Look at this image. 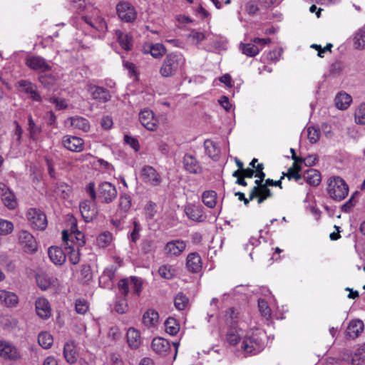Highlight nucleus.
Segmentation results:
<instances>
[{
    "mask_svg": "<svg viewBox=\"0 0 365 365\" xmlns=\"http://www.w3.org/2000/svg\"><path fill=\"white\" fill-rule=\"evenodd\" d=\"M26 65L31 69L39 71L43 73L51 69V66L48 64L46 60L40 56H32L26 58Z\"/></svg>",
    "mask_w": 365,
    "mask_h": 365,
    "instance_id": "9b49d317",
    "label": "nucleus"
},
{
    "mask_svg": "<svg viewBox=\"0 0 365 365\" xmlns=\"http://www.w3.org/2000/svg\"><path fill=\"white\" fill-rule=\"evenodd\" d=\"M66 249L70 250L68 252V259L73 264H77L80 261V251L79 249L74 250L72 247H66Z\"/></svg>",
    "mask_w": 365,
    "mask_h": 365,
    "instance_id": "603ef678",
    "label": "nucleus"
},
{
    "mask_svg": "<svg viewBox=\"0 0 365 365\" xmlns=\"http://www.w3.org/2000/svg\"><path fill=\"white\" fill-rule=\"evenodd\" d=\"M139 120L141 124L149 130L157 129L158 120L154 118L153 113L150 110H144L139 113Z\"/></svg>",
    "mask_w": 365,
    "mask_h": 365,
    "instance_id": "f8f14e48",
    "label": "nucleus"
},
{
    "mask_svg": "<svg viewBox=\"0 0 365 365\" xmlns=\"http://www.w3.org/2000/svg\"><path fill=\"white\" fill-rule=\"evenodd\" d=\"M28 121L30 136L31 138L35 139L36 135H38L41 132V128L34 123L31 115L28 117Z\"/></svg>",
    "mask_w": 365,
    "mask_h": 365,
    "instance_id": "c03bdc74",
    "label": "nucleus"
},
{
    "mask_svg": "<svg viewBox=\"0 0 365 365\" xmlns=\"http://www.w3.org/2000/svg\"><path fill=\"white\" fill-rule=\"evenodd\" d=\"M308 184L312 186H317L322 180L320 173L314 169L307 170V176H304Z\"/></svg>",
    "mask_w": 365,
    "mask_h": 365,
    "instance_id": "cd10ccee",
    "label": "nucleus"
},
{
    "mask_svg": "<svg viewBox=\"0 0 365 365\" xmlns=\"http://www.w3.org/2000/svg\"><path fill=\"white\" fill-rule=\"evenodd\" d=\"M258 307L259 311L264 317L268 318L270 317L271 309L268 307L267 302L264 299H259L258 300Z\"/></svg>",
    "mask_w": 365,
    "mask_h": 365,
    "instance_id": "09e8293b",
    "label": "nucleus"
},
{
    "mask_svg": "<svg viewBox=\"0 0 365 365\" xmlns=\"http://www.w3.org/2000/svg\"><path fill=\"white\" fill-rule=\"evenodd\" d=\"M364 330V323L361 320H351L346 331V336L349 339H355Z\"/></svg>",
    "mask_w": 365,
    "mask_h": 365,
    "instance_id": "f3484780",
    "label": "nucleus"
},
{
    "mask_svg": "<svg viewBox=\"0 0 365 365\" xmlns=\"http://www.w3.org/2000/svg\"><path fill=\"white\" fill-rule=\"evenodd\" d=\"M71 125L78 129L82 130L84 132H87L89 130L90 125L88 121L82 117H71L70 118Z\"/></svg>",
    "mask_w": 365,
    "mask_h": 365,
    "instance_id": "c85d7f7f",
    "label": "nucleus"
},
{
    "mask_svg": "<svg viewBox=\"0 0 365 365\" xmlns=\"http://www.w3.org/2000/svg\"><path fill=\"white\" fill-rule=\"evenodd\" d=\"M0 356L9 361H17L21 358L17 348L6 341H0Z\"/></svg>",
    "mask_w": 365,
    "mask_h": 365,
    "instance_id": "39448f33",
    "label": "nucleus"
},
{
    "mask_svg": "<svg viewBox=\"0 0 365 365\" xmlns=\"http://www.w3.org/2000/svg\"><path fill=\"white\" fill-rule=\"evenodd\" d=\"M184 169L191 174H200L202 168L195 157L190 154H185L182 159Z\"/></svg>",
    "mask_w": 365,
    "mask_h": 365,
    "instance_id": "9d476101",
    "label": "nucleus"
},
{
    "mask_svg": "<svg viewBox=\"0 0 365 365\" xmlns=\"http://www.w3.org/2000/svg\"><path fill=\"white\" fill-rule=\"evenodd\" d=\"M256 342L252 339H245L242 342L243 349L248 353H252L255 350Z\"/></svg>",
    "mask_w": 365,
    "mask_h": 365,
    "instance_id": "bf43d9fd",
    "label": "nucleus"
},
{
    "mask_svg": "<svg viewBox=\"0 0 365 365\" xmlns=\"http://www.w3.org/2000/svg\"><path fill=\"white\" fill-rule=\"evenodd\" d=\"M38 81L44 88L50 89L56 83V78L52 74L42 73L39 74Z\"/></svg>",
    "mask_w": 365,
    "mask_h": 365,
    "instance_id": "f704fd0d",
    "label": "nucleus"
},
{
    "mask_svg": "<svg viewBox=\"0 0 365 365\" xmlns=\"http://www.w3.org/2000/svg\"><path fill=\"white\" fill-rule=\"evenodd\" d=\"M189 304V298L182 292H179L174 298V305L178 310H185Z\"/></svg>",
    "mask_w": 365,
    "mask_h": 365,
    "instance_id": "7c9ffc66",
    "label": "nucleus"
},
{
    "mask_svg": "<svg viewBox=\"0 0 365 365\" xmlns=\"http://www.w3.org/2000/svg\"><path fill=\"white\" fill-rule=\"evenodd\" d=\"M246 11L250 15H255L259 11V8L254 1H250L245 4Z\"/></svg>",
    "mask_w": 365,
    "mask_h": 365,
    "instance_id": "0e129e2a",
    "label": "nucleus"
},
{
    "mask_svg": "<svg viewBox=\"0 0 365 365\" xmlns=\"http://www.w3.org/2000/svg\"><path fill=\"white\" fill-rule=\"evenodd\" d=\"M81 274L84 279V282H88L93 279V273L91 271V266L88 264L82 265L81 269Z\"/></svg>",
    "mask_w": 365,
    "mask_h": 365,
    "instance_id": "5fc2aeb1",
    "label": "nucleus"
},
{
    "mask_svg": "<svg viewBox=\"0 0 365 365\" xmlns=\"http://www.w3.org/2000/svg\"><path fill=\"white\" fill-rule=\"evenodd\" d=\"M287 176V178L290 180L292 178L295 179L297 181L302 178V175L297 173V170H295L294 168H289L287 170V173H283L282 176Z\"/></svg>",
    "mask_w": 365,
    "mask_h": 365,
    "instance_id": "69168bd1",
    "label": "nucleus"
},
{
    "mask_svg": "<svg viewBox=\"0 0 365 365\" xmlns=\"http://www.w3.org/2000/svg\"><path fill=\"white\" fill-rule=\"evenodd\" d=\"M117 12L120 19L131 22L136 18L135 9L128 2H120L116 6Z\"/></svg>",
    "mask_w": 365,
    "mask_h": 365,
    "instance_id": "1a4fd4ad",
    "label": "nucleus"
},
{
    "mask_svg": "<svg viewBox=\"0 0 365 365\" xmlns=\"http://www.w3.org/2000/svg\"><path fill=\"white\" fill-rule=\"evenodd\" d=\"M165 331L170 335H175L180 330V325L173 317H169L165 322Z\"/></svg>",
    "mask_w": 365,
    "mask_h": 365,
    "instance_id": "473e14b6",
    "label": "nucleus"
},
{
    "mask_svg": "<svg viewBox=\"0 0 365 365\" xmlns=\"http://www.w3.org/2000/svg\"><path fill=\"white\" fill-rule=\"evenodd\" d=\"M38 341L39 345L43 349H48L52 346L53 339L48 332H41L38 334Z\"/></svg>",
    "mask_w": 365,
    "mask_h": 365,
    "instance_id": "72a5a7b5",
    "label": "nucleus"
},
{
    "mask_svg": "<svg viewBox=\"0 0 365 365\" xmlns=\"http://www.w3.org/2000/svg\"><path fill=\"white\" fill-rule=\"evenodd\" d=\"M117 34L118 42L122 48L127 51L130 50L132 47L131 38L128 35L124 34L120 31L117 32Z\"/></svg>",
    "mask_w": 365,
    "mask_h": 365,
    "instance_id": "ea45409f",
    "label": "nucleus"
},
{
    "mask_svg": "<svg viewBox=\"0 0 365 365\" xmlns=\"http://www.w3.org/2000/svg\"><path fill=\"white\" fill-rule=\"evenodd\" d=\"M307 138L311 143H317L320 138V130L314 127H309L307 129Z\"/></svg>",
    "mask_w": 365,
    "mask_h": 365,
    "instance_id": "49530a36",
    "label": "nucleus"
},
{
    "mask_svg": "<svg viewBox=\"0 0 365 365\" xmlns=\"http://www.w3.org/2000/svg\"><path fill=\"white\" fill-rule=\"evenodd\" d=\"M63 356L66 361L71 364L76 361V352L73 342H67L65 344L63 347Z\"/></svg>",
    "mask_w": 365,
    "mask_h": 365,
    "instance_id": "b1692460",
    "label": "nucleus"
},
{
    "mask_svg": "<svg viewBox=\"0 0 365 365\" xmlns=\"http://www.w3.org/2000/svg\"><path fill=\"white\" fill-rule=\"evenodd\" d=\"M352 101L350 95L346 93H339L335 98L336 106L340 110L347 108Z\"/></svg>",
    "mask_w": 365,
    "mask_h": 365,
    "instance_id": "bb28decb",
    "label": "nucleus"
},
{
    "mask_svg": "<svg viewBox=\"0 0 365 365\" xmlns=\"http://www.w3.org/2000/svg\"><path fill=\"white\" fill-rule=\"evenodd\" d=\"M118 289L123 297H125L129 292V284L127 279H120L118 283Z\"/></svg>",
    "mask_w": 365,
    "mask_h": 365,
    "instance_id": "052dcab7",
    "label": "nucleus"
},
{
    "mask_svg": "<svg viewBox=\"0 0 365 365\" xmlns=\"http://www.w3.org/2000/svg\"><path fill=\"white\" fill-rule=\"evenodd\" d=\"M0 197L8 209L14 210L16 207L18 202L14 193L2 182H0Z\"/></svg>",
    "mask_w": 365,
    "mask_h": 365,
    "instance_id": "0eeeda50",
    "label": "nucleus"
},
{
    "mask_svg": "<svg viewBox=\"0 0 365 365\" xmlns=\"http://www.w3.org/2000/svg\"><path fill=\"white\" fill-rule=\"evenodd\" d=\"M14 230V225L11 222L0 219V232L1 235H7Z\"/></svg>",
    "mask_w": 365,
    "mask_h": 365,
    "instance_id": "a18cd8bd",
    "label": "nucleus"
},
{
    "mask_svg": "<svg viewBox=\"0 0 365 365\" xmlns=\"http://www.w3.org/2000/svg\"><path fill=\"white\" fill-rule=\"evenodd\" d=\"M186 267L193 273L199 272L201 269V258L197 253H190L187 257Z\"/></svg>",
    "mask_w": 365,
    "mask_h": 365,
    "instance_id": "412c9836",
    "label": "nucleus"
},
{
    "mask_svg": "<svg viewBox=\"0 0 365 365\" xmlns=\"http://www.w3.org/2000/svg\"><path fill=\"white\" fill-rule=\"evenodd\" d=\"M50 259L55 264H63L66 259V254L63 250L58 247H51L48 251Z\"/></svg>",
    "mask_w": 365,
    "mask_h": 365,
    "instance_id": "6ab92c4d",
    "label": "nucleus"
},
{
    "mask_svg": "<svg viewBox=\"0 0 365 365\" xmlns=\"http://www.w3.org/2000/svg\"><path fill=\"white\" fill-rule=\"evenodd\" d=\"M79 208L81 215L86 222H91L96 217L97 210L90 201L86 200L81 202Z\"/></svg>",
    "mask_w": 365,
    "mask_h": 365,
    "instance_id": "ddd939ff",
    "label": "nucleus"
},
{
    "mask_svg": "<svg viewBox=\"0 0 365 365\" xmlns=\"http://www.w3.org/2000/svg\"><path fill=\"white\" fill-rule=\"evenodd\" d=\"M166 52L165 46L162 43H155L149 46V51L154 58L163 56Z\"/></svg>",
    "mask_w": 365,
    "mask_h": 365,
    "instance_id": "4c0bfd02",
    "label": "nucleus"
},
{
    "mask_svg": "<svg viewBox=\"0 0 365 365\" xmlns=\"http://www.w3.org/2000/svg\"><path fill=\"white\" fill-rule=\"evenodd\" d=\"M272 196V193L270 190H264L259 191L257 193L255 198L257 199L258 204H262L265 200Z\"/></svg>",
    "mask_w": 365,
    "mask_h": 365,
    "instance_id": "13d9d810",
    "label": "nucleus"
},
{
    "mask_svg": "<svg viewBox=\"0 0 365 365\" xmlns=\"http://www.w3.org/2000/svg\"><path fill=\"white\" fill-rule=\"evenodd\" d=\"M203 203L210 208H212L216 205L217 194L215 191H205L202 196Z\"/></svg>",
    "mask_w": 365,
    "mask_h": 365,
    "instance_id": "2f4dec72",
    "label": "nucleus"
},
{
    "mask_svg": "<svg viewBox=\"0 0 365 365\" xmlns=\"http://www.w3.org/2000/svg\"><path fill=\"white\" fill-rule=\"evenodd\" d=\"M87 91L91 93L93 99L100 103H106L111 99L109 91L103 87L88 84L87 86Z\"/></svg>",
    "mask_w": 365,
    "mask_h": 365,
    "instance_id": "6e6552de",
    "label": "nucleus"
},
{
    "mask_svg": "<svg viewBox=\"0 0 365 365\" xmlns=\"http://www.w3.org/2000/svg\"><path fill=\"white\" fill-rule=\"evenodd\" d=\"M361 360H365V343L355 353L352 359V364L359 365Z\"/></svg>",
    "mask_w": 365,
    "mask_h": 365,
    "instance_id": "8fccbe9b",
    "label": "nucleus"
},
{
    "mask_svg": "<svg viewBox=\"0 0 365 365\" xmlns=\"http://www.w3.org/2000/svg\"><path fill=\"white\" fill-rule=\"evenodd\" d=\"M86 190L87 193L90 195L92 200L95 202L97 198V193L95 189V183L93 182H89L86 187Z\"/></svg>",
    "mask_w": 365,
    "mask_h": 365,
    "instance_id": "774afa93",
    "label": "nucleus"
},
{
    "mask_svg": "<svg viewBox=\"0 0 365 365\" xmlns=\"http://www.w3.org/2000/svg\"><path fill=\"white\" fill-rule=\"evenodd\" d=\"M16 87L19 91L29 94L36 86L31 82L26 80H21L16 83Z\"/></svg>",
    "mask_w": 365,
    "mask_h": 365,
    "instance_id": "58836bf2",
    "label": "nucleus"
},
{
    "mask_svg": "<svg viewBox=\"0 0 365 365\" xmlns=\"http://www.w3.org/2000/svg\"><path fill=\"white\" fill-rule=\"evenodd\" d=\"M141 175L144 181L150 182L153 185H158L161 181L159 174L151 166L143 167Z\"/></svg>",
    "mask_w": 365,
    "mask_h": 365,
    "instance_id": "4468645a",
    "label": "nucleus"
},
{
    "mask_svg": "<svg viewBox=\"0 0 365 365\" xmlns=\"http://www.w3.org/2000/svg\"><path fill=\"white\" fill-rule=\"evenodd\" d=\"M185 243L182 240H173L168 242L165 247L167 255L178 256L185 249Z\"/></svg>",
    "mask_w": 365,
    "mask_h": 365,
    "instance_id": "a211bd4d",
    "label": "nucleus"
},
{
    "mask_svg": "<svg viewBox=\"0 0 365 365\" xmlns=\"http://www.w3.org/2000/svg\"><path fill=\"white\" fill-rule=\"evenodd\" d=\"M204 146L205 148V151L207 154L212 158L217 157L220 153V150L218 149L215 143L212 141L210 139H207L204 142Z\"/></svg>",
    "mask_w": 365,
    "mask_h": 365,
    "instance_id": "c9c22d12",
    "label": "nucleus"
},
{
    "mask_svg": "<svg viewBox=\"0 0 365 365\" xmlns=\"http://www.w3.org/2000/svg\"><path fill=\"white\" fill-rule=\"evenodd\" d=\"M36 283L42 290H46L51 285V279L45 274L37 275Z\"/></svg>",
    "mask_w": 365,
    "mask_h": 365,
    "instance_id": "79ce46f5",
    "label": "nucleus"
},
{
    "mask_svg": "<svg viewBox=\"0 0 365 365\" xmlns=\"http://www.w3.org/2000/svg\"><path fill=\"white\" fill-rule=\"evenodd\" d=\"M98 196L104 203H110L117 197L115 187L108 182H103L98 185Z\"/></svg>",
    "mask_w": 365,
    "mask_h": 365,
    "instance_id": "7ed1b4c3",
    "label": "nucleus"
},
{
    "mask_svg": "<svg viewBox=\"0 0 365 365\" xmlns=\"http://www.w3.org/2000/svg\"><path fill=\"white\" fill-rule=\"evenodd\" d=\"M63 143L65 148L74 152H80L83 148V140L76 136L64 137Z\"/></svg>",
    "mask_w": 365,
    "mask_h": 365,
    "instance_id": "dca6fc26",
    "label": "nucleus"
},
{
    "mask_svg": "<svg viewBox=\"0 0 365 365\" xmlns=\"http://www.w3.org/2000/svg\"><path fill=\"white\" fill-rule=\"evenodd\" d=\"M76 311L80 314H84L88 309V305L85 299H78L75 304Z\"/></svg>",
    "mask_w": 365,
    "mask_h": 365,
    "instance_id": "864d4df0",
    "label": "nucleus"
},
{
    "mask_svg": "<svg viewBox=\"0 0 365 365\" xmlns=\"http://www.w3.org/2000/svg\"><path fill=\"white\" fill-rule=\"evenodd\" d=\"M124 140L127 144L130 145V147L133 148L135 151L139 150L140 145L138 140L136 138L129 136L128 135H125Z\"/></svg>",
    "mask_w": 365,
    "mask_h": 365,
    "instance_id": "680f3d73",
    "label": "nucleus"
},
{
    "mask_svg": "<svg viewBox=\"0 0 365 365\" xmlns=\"http://www.w3.org/2000/svg\"><path fill=\"white\" fill-rule=\"evenodd\" d=\"M28 220L31 227L36 230H43L47 226V219L44 213L37 209L29 210Z\"/></svg>",
    "mask_w": 365,
    "mask_h": 365,
    "instance_id": "20e7f679",
    "label": "nucleus"
},
{
    "mask_svg": "<svg viewBox=\"0 0 365 365\" xmlns=\"http://www.w3.org/2000/svg\"><path fill=\"white\" fill-rule=\"evenodd\" d=\"M182 60H183L182 58L175 53L168 54L160 69L161 76L165 78L174 76L178 71Z\"/></svg>",
    "mask_w": 365,
    "mask_h": 365,
    "instance_id": "f03ea898",
    "label": "nucleus"
},
{
    "mask_svg": "<svg viewBox=\"0 0 365 365\" xmlns=\"http://www.w3.org/2000/svg\"><path fill=\"white\" fill-rule=\"evenodd\" d=\"M354 45L356 49L365 48V27L360 29L354 37Z\"/></svg>",
    "mask_w": 365,
    "mask_h": 365,
    "instance_id": "c756f323",
    "label": "nucleus"
},
{
    "mask_svg": "<svg viewBox=\"0 0 365 365\" xmlns=\"http://www.w3.org/2000/svg\"><path fill=\"white\" fill-rule=\"evenodd\" d=\"M0 302L8 307H13L18 303V297L14 293L0 290Z\"/></svg>",
    "mask_w": 365,
    "mask_h": 365,
    "instance_id": "a878e982",
    "label": "nucleus"
},
{
    "mask_svg": "<svg viewBox=\"0 0 365 365\" xmlns=\"http://www.w3.org/2000/svg\"><path fill=\"white\" fill-rule=\"evenodd\" d=\"M240 46L242 53L247 56L253 57L259 53L258 47L252 43H241Z\"/></svg>",
    "mask_w": 365,
    "mask_h": 365,
    "instance_id": "e433bc0d",
    "label": "nucleus"
},
{
    "mask_svg": "<svg viewBox=\"0 0 365 365\" xmlns=\"http://www.w3.org/2000/svg\"><path fill=\"white\" fill-rule=\"evenodd\" d=\"M327 192L333 200L341 201L347 196L349 187L341 178L331 177L329 179Z\"/></svg>",
    "mask_w": 365,
    "mask_h": 365,
    "instance_id": "f257e3e1",
    "label": "nucleus"
},
{
    "mask_svg": "<svg viewBox=\"0 0 365 365\" xmlns=\"http://www.w3.org/2000/svg\"><path fill=\"white\" fill-rule=\"evenodd\" d=\"M151 346L155 352L160 354L167 352L170 349L169 341L162 337L154 338Z\"/></svg>",
    "mask_w": 365,
    "mask_h": 365,
    "instance_id": "4be33fe9",
    "label": "nucleus"
},
{
    "mask_svg": "<svg viewBox=\"0 0 365 365\" xmlns=\"http://www.w3.org/2000/svg\"><path fill=\"white\" fill-rule=\"evenodd\" d=\"M185 212L187 217L193 221L202 222L203 216L202 208L201 206L189 204L185 207Z\"/></svg>",
    "mask_w": 365,
    "mask_h": 365,
    "instance_id": "2eb2a0df",
    "label": "nucleus"
},
{
    "mask_svg": "<svg viewBox=\"0 0 365 365\" xmlns=\"http://www.w3.org/2000/svg\"><path fill=\"white\" fill-rule=\"evenodd\" d=\"M115 310L118 314H124L128 310V304L125 297L118 300L115 304Z\"/></svg>",
    "mask_w": 365,
    "mask_h": 365,
    "instance_id": "6e6d98bb",
    "label": "nucleus"
},
{
    "mask_svg": "<svg viewBox=\"0 0 365 365\" xmlns=\"http://www.w3.org/2000/svg\"><path fill=\"white\" fill-rule=\"evenodd\" d=\"M227 340L231 345H235L239 342L240 336L235 328H231L227 334Z\"/></svg>",
    "mask_w": 365,
    "mask_h": 365,
    "instance_id": "3c124183",
    "label": "nucleus"
},
{
    "mask_svg": "<svg viewBox=\"0 0 365 365\" xmlns=\"http://www.w3.org/2000/svg\"><path fill=\"white\" fill-rule=\"evenodd\" d=\"M112 240V235L109 232H105L98 237V242L101 246L108 245Z\"/></svg>",
    "mask_w": 365,
    "mask_h": 365,
    "instance_id": "4d7b16f0",
    "label": "nucleus"
},
{
    "mask_svg": "<svg viewBox=\"0 0 365 365\" xmlns=\"http://www.w3.org/2000/svg\"><path fill=\"white\" fill-rule=\"evenodd\" d=\"M116 270L117 267L114 265L106 268L103 272V277H107L110 281L113 280Z\"/></svg>",
    "mask_w": 365,
    "mask_h": 365,
    "instance_id": "338daca9",
    "label": "nucleus"
},
{
    "mask_svg": "<svg viewBox=\"0 0 365 365\" xmlns=\"http://www.w3.org/2000/svg\"><path fill=\"white\" fill-rule=\"evenodd\" d=\"M131 207V198L128 195H120L119 207L124 212H128Z\"/></svg>",
    "mask_w": 365,
    "mask_h": 365,
    "instance_id": "de8ad7c7",
    "label": "nucleus"
},
{
    "mask_svg": "<svg viewBox=\"0 0 365 365\" xmlns=\"http://www.w3.org/2000/svg\"><path fill=\"white\" fill-rule=\"evenodd\" d=\"M159 314L155 309H148L143 316V323L147 327H153L158 322Z\"/></svg>",
    "mask_w": 365,
    "mask_h": 365,
    "instance_id": "393cba45",
    "label": "nucleus"
},
{
    "mask_svg": "<svg viewBox=\"0 0 365 365\" xmlns=\"http://www.w3.org/2000/svg\"><path fill=\"white\" fill-rule=\"evenodd\" d=\"M264 181V179H257L255 181V183L256 184L255 186L253 187L250 192V199H255L257 192L264 190H269L268 187H266L265 185V181Z\"/></svg>",
    "mask_w": 365,
    "mask_h": 365,
    "instance_id": "37998d69",
    "label": "nucleus"
},
{
    "mask_svg": "<svg viewBox=\"0 0 365 365\" xmlns=\"http://www.w3.org/2000/svg\"><path fill=\"white\" fill-rule=\"evenodd\" d=\"M355 121L358 124L365 125V103L360 106L355 110Z\"/></svg>",
    "mask_w": 365,
    "mask_h": 365,
    "instance_id": "a19ab883",
    "label": "nucleus"
},
{
    "mask_svg": "<svg viewBox=\"0 0 365 365\" xmlns=\"http://www.w3.org/2000/svg\"><path fill=\"white\" fill-rule=\"evenodd\" d=\"M357 194L358 192H356L352 195L350 199L341 206V210L342 212H348L355 205L356 201L354 200V195Z\"/></svg>",
    "mask_w": 365,
    "mask_h": 365,
    "instance_id": "e2e57ef3",
    "label": "nucleus"
},
{
    "mask_svg": "<svg viewBox=\"0 0 365 365\" xmlns=\"http://www.w3.org/2000/svg\"><path fill=\"white\" fill-rule=\"evenodd\" d=\"M36 314L42 319H47L51 315L48 302L44 298H38L36 301Z\"/></svg>",
    "mask_w": 365,
    "mask_h": 365,
    "instance_id": "aec40b11",
    "label": "nucleus"
},
{
    "mask_svg": "<svg viewBox=\"0 0 365 365\" xmlns=\"http://www.w3.org/2000/svg\"><path fill=\"white\" fill-rule=\"evenodd\" d=\"M19 243L23 250L27 253H34L37 250V242L34 236L26 230H21L19 234Z\"/></svg>",
    "mask_w": 365,
    "mask_h": 365,
    "instance_id": "423d86ee",
    "label": "nucleus"
},
{
    "mask_svg": "<svg viewBox=\"0 0 365 365\" xmlns=\"http://www.w3.org/2000/svg\"><path fill=\"white\" fill-rule=\"evenodd\" d=\"M127 342L132 349H137L140 344V332L135 328H130L126 334Z\"/></svg>",
    "mask_w": 365,
    "mask_h": 365,
    "instance_id": "5701e85b",
    "label": "nucleus"
}]
</instances>
